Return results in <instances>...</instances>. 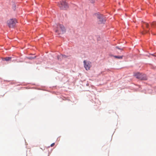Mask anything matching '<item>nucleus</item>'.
<instances>
[{"label":"nucleus","mask_w":156,"mask_h":156,"mask_svg":"<svg viewBox=\"0 0 156 156\" xmlns=\"http://www.w3.org/2000/svg\"><path fill=\"white\" fill-rule=\"evenodd\" d=\"M55 31L59 35L64 33L66 30L63 25L59 24L57 25V28L55 30Z\"/></svg>","instance_id":"1"},{"label":"nucleus","mask_w":156,"mask_h":156,"mask_svg":"<svg viewBox=\"0 0 156 156\" xmlns=\"http://www.w3.org/2000/svg\"><path fill=\"white\" fill-rule=\"evenodd\" d=\"M58 5L62 9H66L68 8V6L65 0H61L58 4Z\"/></svg>","instance_id":"2"},{"label":"nucleus","mask_w":156,"mask_h":156,"mask_svg":"<svg viewBox=\"0 0 156 156\" xmlns=\"http://www.w3.org/2000/svg\"><path fill=\"white\" fill-rule=\"evenodd\" d=\"M97 18L99 20V23H104L106 20L105 17L101 14H96Z\"/></svg>","instance_id":"3"},{"label":"nucleus","mask_w":156,"mask_h":156,"mask_svg":"<svg viewBox=\"0 0 156 156\" xmlns=\"http://www.w3.org/2000/svg\"><path fill=\"white\" fill-rule=\"evenodd\" d=\"M17 22L16 19H10L7 21V24L9 27L13 28Z\"/></svg>","instance_id":"4"},{"label":"nucleus","mask_w":156,"mask_h":156,"mask_svg":"<svg viewBox=\"0 0 156 156\" xmlns=\"http://www.w3.org/2000/svg\"><path fill=\"white\" fill-rule=\"evenodd\" d=\"M84 67L87 70H89L91 66V63L89 61H83Z\"/></svg>","instance_id":"5"},{"label":"nucleus","mask_w":156,"mask_h":156,"mask_svg":"<svg viewBox=\"0 0 156 156\" xmlns=\"http://www.w3.org/2000/svg\"><path fill=\"white\" fill-rule=\"evenodd\" d=\"M137 79L140 80H146L147 77L145 74L137 72Z\"/></svg>","instance_id":"6"},{"label":"nucleus","mask_w":156,"mask_h":156,"mask_svg":"<svg viewBox=\"0 0 156 156\" xmlns=\"http://www.w3.org/2000/svg\"><path fill=\"white\" fill-rule=\"evenodd\" d=\"M142 27L144 30L146 31H148L150 29L149 28V25L147 23L143 22V24H142Z\"/></svg>","instance_id":"7"},{"label":"nucleus","mask_w":156,"mask_h":156,"mask_svg":"<svg viewBox=\"0 0 156 156\" xmlns=\"http://www.w3.org/2000/svg\"><path fill=\"white\" fill-rule=\"evenodd\" d=\"M57 57L58 60H61L62 59L66 58L67 56L65 55H58Z\"/></svg>","instance_id":"8"},{"label":"nucleus","mask_w":156,"mask_h":156,"mask_svg":"<svg viewBox=\"0 0 156 156\" xmlns=\"http://www.w3.org/2000/svg\"><path fill=\"white\" fill-rule=\"evenodd\" d=\"M11 59V57H6L5 58H2V59L3 61H10Z\"/></svg>","instance_id":"9"},{"label":"nucleus","mask_w":156,"mask_h":156,"mask_svg":"<svg viewBox=\"0 0 156 156\" xmlns=\"http://www.w3.org/2000/svg\"><path fill=\"white\" fill-rule=\"evenodd\" d=\"M151 26L152 27L156 26V22H154L151 23Z\"/></svg>","instance_id":"10"},{"label":"nucleus","mask_w":156,"mask_h":156,"mask_svg":"<svg viewBox=\"0 0 156 156\" xmlns=\"http://www.w3.org/2000/svg\"><path fill=\"white\" fill-rule=\"evenodd\" d=\"M115 58L118 59H122V56H114Z\"/></svg>","instance_id":"11"},{"label":"nucleus","mask_w":156,"mask_h":156,"mask_svg":"<svg viewBox=\"0 0 156 156\" xmlns=\"http://www.w3.org/2000/svg\"><path fill=\"white\" fill-rule=\"evenodd\" d=\"M91 2L94 3V0H89Z\"/></svg>","instance_id":"12"},{"label":"nucleus","mask_w":156,"mask_h":156,"mask_svg":"<svg viewBox=\"0 0 156 156\" xmlns=\"http://www.w3.org/2000/svg\"><path fill=\"white\" fill-rule=\"evenodd\" d=\"M55 145V143H53L51 145V147H53Z\"/></svg>","instance_id":"13"},{"label":"nucleus","mask_w":156,"mask_h":156,"mask_svg":"<svg viewBox=\"0 0 156 156\" xmlns=\"http://www.w3.org/2000/svg\"><path fill=\"white\" fill-rule=\"evenodd\" d=\"M116 48H117L118 49H120V50H122V49H121L118 47H116Z\"/></svg>","instance_id":"14"}]
</instances>
